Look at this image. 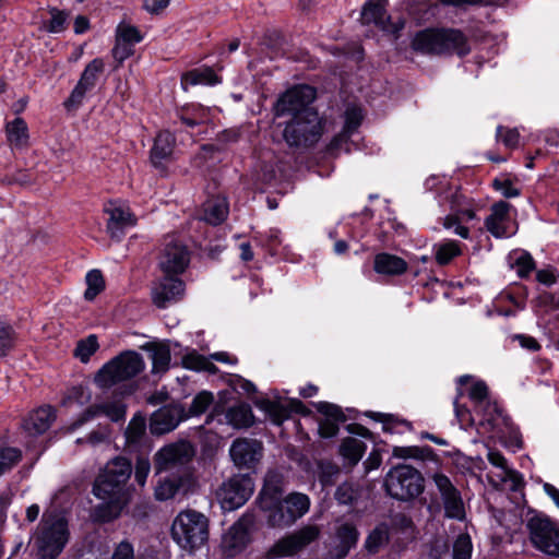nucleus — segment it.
I'll return each instance as SVG.
<instances>
[{
	"instance_id": "1",
	"label": "nucleus",
	"mask_w": 559,
	"mask_h": 559,
	"mask_svg": "<svg viewBox=\"0 0 559 559\" xmlns=\"http://www.w3.org/2000/svg\"><path fill=\"white\" fill-rule=\"evenodd\" d=\"M131 462L123 456L114 457L100 469L93 486V493L103 501L93 510L95 521L107 523L121 514L131 499Z\"/></svg>"
},
{
	"instance_id": "2",
	"label": "nucleus",
	"mask_w": 559,
	"mask_h": 559,
	"mask_svg": "<svg viewBox=\"0 0 559 559\" xmlns=\"http://www.w3.org/2000/svg\"><path fill=\"white\" fill-rule=\"evenodd\" d=\"M68 521L55 512H45L33 536L38 559H57L69 542Z\"/></svg>"
},
{
	"instance_id": "3",
	"label": "nucleus",
	"mask_w": 559,
	"mask_h": 559,
	"mask_svg": "<svg viewBox=\"0 0 559 559\" xmlns=\"http://www.w3.org/2000/svg\"><path fill=\"white\" fill-rule=\"evenodd\" d=\"M416 51L428 55L456 53L465 56L471 48L467 38L460 29H425L416 34L413 39Z\"/></svg>"
},
{
	"instance_id": "4",
	"label": "nucleus",
	"mask_w": 559,
	"mask_h": 559,
	"mask_svg": "<svg viewBox=\"0 0 559 559\" xmlns=\"http://www.w3.org/2000/svg\"><path fill=\"white\" fill-rule=\"evenodd\" d=\"M171 537L182 549L193 551L209 538V520L195 510L181 511L171 525Z\"/></svg>"
},
{
	"instance_id": "5",
	"label": "nucleus",
	"mask_w": 559,
	"mask_h": 559,
	"mask_svg": "<svg viewBox=\"0 0 559 559\" xmlns=\"http://www.w3.org/2000/svg\"><path fill=\"white\" fill-rule=\"evenodd\" d=\"M144 368L142 356L136 352L127 350L106 362L95 374L94 381L97 386L108 389L136 377Z\"/></svg>"
},
{
	"instance_id": "6",
	"label": "nucleus",
	"mask_w": 559,
	"mask_h": 559,
	"mask_svg": "<svg viewBox=\"0 0 559 559\" xmlns=\"http://www.w3.org/2000/svg\"><path fill=\"white\" fill-rule=\"evenodd\" d=\"M323 133L322 119L317 110L292 117L283 130V138L289 147H310L319 142Z\"/></svg>"
},
{
	"instance_id": "7",
	"label": "nucleus",
	"mask_w": 559,
	"mask_h": 559,
	"mask_svg": "<svg viewBox=\"0 0 559 559\" xmlns=\"http://www.w3.org/2000/svg\"><path fill=\"white\" fill-rule=\"evenodd\" d=\"M384 487L392 498L400 501H409L424 491V478L411 465L399 464L386 473Z\"/></svg>"
},
{
	"instance_id": "8",
	"label": "nucleus",
	"mask_w": 559,
	"mask_h": 559,
	"mask_svg": "<svg viewBox=\"0 0 559 559\" xmlns=\"http://www.w3.org/2000/svg\"><path fill=\"white\" fill-rule=\"evenodd\" d=\"M474 406V413L479 417V425L486 430L495 432L500 430L507 417L496 402L489 399V390L484 381H474L467 392Z\"/></svg>"
},
{
	"instance_id": "9",
	"label": "nucleus",
	"mask_w": 559,
	"mask_h": 559,
	"mask_svg": "<svg viewBox=\"0 0 559 559\" xmlns=\"http://www.w3.org/2000/svg\"><path fill=\"white\" fill-rule=\"evenodd\" d=\"M321 535V530L316 524H308L294 533L278 539L265 554L266 559H280L292 557L316 542Z\"/></svg>"
},
{
	"instance_id": "10",
	"label": "nucleus",
	"mask_w": 559,
	"mask_h": 559,
	"mask_svg": "<svg viewBox=\"0 0 559 559\" xmlns=\"http://www.w3.org/2000/svg\"><path fill=\"white\" fill-rule=\"evenodd\" d=\"M317 97V91L310 85H297L283 93L274 104L275 117L301 116L306 110H316L311 107Z\"/></svg>"
},
{
	"instance_id": "11",
	"label": "nucleus",
	"mask_w": 559,
	"mask_h": 559,
	"mask_svg": "<svg viewBox=\"0 0 559 559\" xmlns=\"http://www.w3.org/2000/svg\"><path fill=\"white\" fill-rule=\"evenodd\" d=\"M310 507L307 495L292 492L277 502L275 509L267 515V524L272 527H285L304 516Z\"/></svg>"
},
{
	"instance_id": "12",
	"label": "nucleus",
	"mask_w": 559,
	"mask_h": 559,
	"mask_svg": "<svg viewBox=\"0 0 559 559\" xmlns=\"http://www.w3.org/2000/svg\"><path fill=\"white\" fill-rule=\"evenodd\" d=\"M254 483L249 474H237L225 480L217 489V498L225 510H235L251 497Z\"/></svg>"
},
{
	"instance_id": "13",
	"label": "nucleus",
	"mask_w": 559,
	"mask_h": 559,
	"mask_svg": "<svg viewBox=\"0 0 559 559\" xmlns=\"http://www.w3.org/2000/svg\"><path fill=\"white\" fill-rule=\"evenodd\" d=\"M532 544L548 556L559 557V525L548 518L534 516L527 523Z\"/></svg>"
},
{
	"instance_id": "14",
	"label": "nucleus",
	"mask_w": 559,
	"mask_h": 559,
	"mask_svg": "<svg viewBox=\"0 0 559 559\" xmlns=\"http://www.w3.org/2000/svg\"><path fill=\"white\" fill-rule=\"evenodd\" d=\"M194 456V449L188 441L169 443L159 449L154 456V464L157 473L178 469L180 473Z\"/></svg>"
},
{
	"instance_id": "15",
	"label": "nucleus",
	"mask_w": 559,
	"mask_h": 559,
	"mask_svg": "<svg viewBox=\"0 0 559 559\" xmlns=\"http://www.w3.org/2000/svg\"><path fill=\"white\" fill-rule=\"evenodd\" d=\"M197 478L190 468H183L180 473L160 477L154 488L155 499L166 501L181 495L187 496L195 491Z\"/></svg>"
},
{
	"instance_id": "16",
	"label": "nucleus",
	"mask_w": 559,
	"mask_h": 559,
	"mask_svg": "<svg viewBox=\"0 0 559 559\" xmlns=\"http://www.w3.org/2000/svg\"><path fill=\"white\" fill-rule=\"evenodd\" d=\"M190 262L187 247L173 236L165 238L159 255V266L167 275L182 273Z\"/></svg>"
},
{
	"instance_id": "17",
	"label": "nucleus",
	"mask_w": 559,
	"mask_h": 559,
	"mask_svg": "<svg viewBox=\"0 0 559 559\" xmlns=\"http://www.w3.org/2000/svg\"><path fill=\"white\" fill-rule=\"evenodd\" d=\"M432 479L441 496L444 515L457 521L465 520V508L461 492L454 487L450 478L443 474H435Z\"/></svg>"
},
{
	"instance_id": "18",
	"label": "nucleus",
	"mask_w": 559,
	"mask_h": 559,
	"mask_svg": "<svg viewBox=\"0 0 559 559\" xmlns=\"http://www.w3.org/2000/svg\"><path fill=\"white\" fill-rule=\"evenodd\" d=\"M185 295V283L169 275L160 278L152 288V300L158 308L178 302Z\"/></svg>"
},
{
	"instance_id": "19",
	"label": "nucleus",
	"mask_w": 559,
	"mask_h": 559,
	"mask_svg": "<svg viewBox=\"0 0 559 559\" xmlns=\"http://www.w3.org/2000/svg\"><path fill=\"white\" fill-rule=\"evenodd\" d=\"M103 70L104 62L100 59H94L85 67L76 86L64 103L68 109L78 108L82 104L85 94L96 85Z\"/></svg>"
},
{
	"instance_id": "20",
	"label": "nucleus",
	"mask_w": 559,
	"mask_h": 559,
	"mask_svg": "<svg viewBox=\"0 0 559 559\" xmlns=\"http://www.w3.org/2000/svg\"><path fill=\"white\" fill-rule=\"evenodd\" d=\"M186 418L187 415L181 405L169 404L152 414L150 430L153 435H164L174 430Z\"/></svg>"
},
{
	"instance_id": "21",
	"label": "nucleus",
	"mask_w": 559,
	"mask_h": 559,
	"mask_svg": "<svg viewBox=\"0 0 559 559\" xmlns=\"http://www.w3.org/2000/svg\"><path fill=\"white\" fill-rule=\"evenodd\" d=\"M262 443L254 439H237L233 442L229 454L238 467L252 468L262 456Z\"/></svg>"
},
{
	"instance_id": "22",
	"label": "nucleus",
	"mask_w": 559,
	"mask_h": 559,
	"mask_svg": "<svg viewBox=\"0 0 559 559\" xmlns=\"http://www.w3.org/2000/svg\"><path fill=\"white\" fill-rule=\"evenodd\" d=\"M127 406L121 400L93 404L87 407L82 415L72 424V429L83 426L85 423L94 419L99 415H105L112 421L123 420Z\"/></svg>"
},
{
	"instance_id": "23",
	"label": "nucleus",
	"mask_w": 559,
	"mask_h": 559,
	"mask_svg": "<svg viewBox=\"0 0 559 559\" xmlns=\"http://www.w3.org/2000/svg\"><path fill=\"white\" fill-rule=\"evenodd\" d=\"M106 213L109 215L107 231L111 238H121L126 228L133 227L136 224V217L128 206L112 204L106 209Z\"/></svg>"
},
{
	"instance_id": "24",
	"label": "nucleus",
	"mask_w": 559,
	"mask_h": 559,
	"mask_svg": "<svg viewBox=\"0 0 559 559\" xmlns=\"http://www.w3.org/2000/svg\"><path fill=\"white\" fill-rule=\"evenodd\" d=\"M261 406L276 425H281L284 420L288 419L292 413L302 415L309 413L307 407L299 400H290L285 404L266 400L262 402Z\"/></svg>"
},
{
	"instance_id": "25",
	"label": "nucleus",
	"mask_w": 559,
	"mask_h": 559,
	"mask_svg": "<svg viewBox=\"0 0 559 559\" xmlns=\"http://www.w3.org/2000/svg\"><path fill=\"white\" fill-rule=\"evenodd\" d=\"M511 205L500 201L491 206V213L485 221L487 230L495 237L508 236V224L510 222L509 211Z\"/></svg>"
},
{
	"instance_id": "26",
	"label": "nucleus",
	"mask_w": 559,
	"mask_h": 559,
	"mask_svg": "<svg viewBox=\"0 0 559 559\" xmlns=\"http://www.w3.org/2000/svg\"><path fill=\"white\" fill-rule=\"evenodd\" d=\"M335 536L338 544L334 547L333 555L335 559H344L356 547L359 532L354 524L346 522L337 526Z\"/></svg>"
},
{
	"instance_id": "27",
	"label": "nucleus",
	"mask_w": 559,
	"mask_h": 559,
	"mask_svg": "<svg viewBox=\"0 0 559 559\" xmlns=\"http://www.w3.org/2000/svg\"><path fill=\"white\" fill-rule=\"evenodd\" d=\"M55 419L51 406H43L32 412L23 421V428L29 435H41L50 427Z\"/></svg>"
},
{
	"instance_id": "28",
	"label": "nucleus",
	"mask_w": 559,
	"mask_h": 559,
	"mask_svg": "<svg viewBox=\"0 0 559 559\" xmlns=\"http://www.w3.org/2000/svg\"><path fill=\"white\" fill-rule=\"evenodd\" d=\"M229 206L224 197H214L203 203L200 219L213 226L222 224L228 216Z\"/></svg>"
},
{
	"instance_id": "29",
	"label": "nucleus",
	"mask_w": 559,
	"mask_h": 559,
	"mask_svg": "<svg viewBox=\"0 0 559 559\" xmlns=\"http://www.w3.org/2000/svg\"><path fill=\"white\" fill-rule=\"evenodd\" d=\"M282 497V488L278 476L275 473H269L264 486L259 495V503L262 510L270 513L275 509Z\"/></svg>"
},
{
	"instance_id": "30",
	"label": "nucleus",
	"mask_w": 559,
	"mask_h": 559,
	"mask_svg": "<svg viewBox=\"0 0 559 559\" xmlns=\"http://www.w3.org/2000/svg\"><path fill=\"white\" fill-rule=\"evenodd\" d=\"M407 262L395 254L382 252L374 257L373 270L378 274L397 276L407 271Z\"/></svg>"
},
{
	"instance_id": "31",
	"label": "nucleus",
	"mask_w": 559,
	"mask_h": 559,
	"mask_svg": "<svg viewBox=\"0 0 559 559\" xmlns=\"http://www.w3.org/2000/svg\"><path fill=\"white\" fill-rule=\"evenodd\" d=\"M144 350L150 353L152 360V372L154 374L164 373L168 370L170 364V348L164 342H150L143 345Z\"/></svg>"
},
{
	"instance_id": "32",
	"label": "nucleus",
	"mask_w": 559,
	"mask_h": 559,
	"mask_svg": "<svg viewBox=\"0 0 559 559\" xmlns=\"http://www.w3.org/2000/svg\"><path fill=\"white\" fill-rule=\"evenodd\" d=\"M174 145L175 138L170 132L162 131L157 134L151 150V160L155 167L162 166L171 156Z\"/></svg>"
},
{
	"instance_id": "33",
	"label": "nucleus",
	"mask_w": 559,
	"mask_h": 559,
	"mask_svg": "<svg viewBox=\"0 0 559 559\" xmlns=\"http://www.w3.org/2000/svg\"><path fill=\"white\" fill-rule=\"evenodd\" d=\"M7 138L14 148H24L28 145L29 134L26 122L22 118H15L5 127Z\"/></svg>"
},
{
	"instance_id": "34",
	"label": "nucleus",
	"mask_w": 559,
	"mask_h": 559,
	"mask_svg": "<svg viewBox=\"0 0 559 559\" xmlns=\"http://www.w3.org/2000/svg\"><path fill=\"white\" fill-rule=\"evenodd\" d=\"M362 120L361 110L357 107L347 108L345 111V124L343 131L333 139L331 145L337 147L342 142H346L353 132L360 126Z\"/></svg>"
},
{
	"instance_id": "35",
	"label": "nucleus",
	"mask_w": 559,
	"mask_h": 559,
	"mask_svg": "<svg viewBox=\"0 0 559 559\" xmlns=\"http://www.w3.org/2000/svg\"><path fill=\"white\" fill-rule=\"evenodd\" d=\"M226 420L235 428H245L253 423V414L251 407L246 403H240L228 408Z\"/></svg>"
},
{
	"instance_id": "36",
	"label": "nucleus",
	"mask_w": 559,
	"mask_h": 559,
	"mask_svg": "<svg viewBox=\"0 0 559 559\" xmlns=\"http://www.w3.org/2000/svg\"><path fill=\"white\" fill-rule=\"evenodd\" d=\"M385 0H369L361 10V22L364 24L374 23L376 25H384L385 21Z\"/></svg>"
},
{
	"instance_id": "37",
	"label": "nucleus",
	"mask_w": 559,
	"mask_h": 559,
	"mask_svg": "<svg viewBox=\"0 0 559 559\" xmlns=\"http://www.w3.org/2000/svg\"><path fill=\"white\" fill-rule=\"evenodd\" d=\"M221 80L214 72L212 68H201L194 69L183 74L182 83L197 85V84H206V85H215L219 83Z\"/></svg>"
},
{
	"instance_id": "38",
	"label": "nucleus",
	"mask_w": 559,
	"mask_h": 559,
	"mask_svg": "<svg viewBox=\"0 0 559 559\" xmlns=\"http://www.w3.org/2000/svg\"><path fill=\"white\" fill-rule=\"evenodd\" d=\"M146 419L142 415H135L126 429V439L129 445H139L145 437Z\"/></svg>"
},
{
	"instance_id": "39",
	"label": "nucleus",
	"mask_w": 559,
	"mask_h": 559,
	"mask_svg": "<svg viewBox=\"0 0 559 559\" xmlns=\"http://www.w3.org/2000/svg\"><path fill=\"white\" fill-rule=\"evenodd\" d=\"M371 417L381 421L383 430L391 433H401L404 430H409L412 427L407 420L392 414L373 413Z\"/></svg>"
},
{
	"instance_id": "40",
	"label": "nucleus",
	"mask_w": 559,
	"mask_h": 559,
	"mask_svg": "<svg viewBox=\"0 0 559 559\" xmlns=\"http://www.w3.org/2000/svg\"><path fill=\"white\" fill-rule=\"evenodd\" d=\"M366 451V444L356 438H345L341 444V454L349 460L353 464H356L364 455Z\"/></svg>"
},
{
	"instance_id": "41",
	"label": "nucleus",
	"mask_w": 559,
	"mask_h": 559,
	"mask_svg": "<svg viewBox=\"0 0 559 559\" xmlns=\"http://www.w3.org/2000/svg\"><path fill=\"white\" fill-rule=\"evenodd\" d=\"M389 542L386 525H378L366 538L365 548L369 554H377Z\"/></svg>"
},
{
	"instance_id": "42",
	"label": "nucleus",
	"mask_w": 559,
	"mask_h": 559,
	"mask_svg": "<svg viewBox=\"0 0 559 559\" xmlns=\"http://www.w3.org/2000/svg\"><path fill=\"white\" fill-rule=\"evenodd\" d=\"M436 261L440 265L448 264L453 258L461 254L460 246L456 241L449 240L433 247Z\"/></svg>"
},
{
	"instance_id": "43",
	"label": "nucleus",
	"mask_w": 559,
	"mask_h": 559,
	"mask_svg": "<svg viewBox=\"0 0 559 559\" xmlns=\"http://www.w3.org/2000/svg\"><path fill=\"white\" fill-rule=\"evenodd\" d=\"M92 399V394L90 392V390L84 386V385H75V386H72L70 388L63 400H62V404L64 406H71V405H79V406H83L85 404H87Z\"/></svg>"
},
{
	"instance_id": "44",
	"label": "nucleus",
	"mask_w": 559,
	"mask_h": 559,
	"mask_svg": "<svg viewBox=\"0 0 559 559\" xmlns=\"http://www.w3.org/2000/svg\"><path fill=\"white\" fill-rule=\"evenodd\" d=\"M248 540V534L241 522L236 523L229 530L226 535L224 543L227 547L235 550L241 549Z\"/></svg>"
},
{
	"instance_id": "45",
	"label": "nucleus",
	"mask_w": 559,
	"mask_h": 559,
	"mask_svg": "<svg viewBox=\"0 0 559 559\" xmlns=\"http://www.w3.org/2000/svg\"><path fill=\"white\" fill-rule=\"evenodd\" d=\"M98 349L96 335H88L84 340H80L74 349V356L82 362H87L91 356Z\"/></svg>"
},
{
	"instance_id": "46",
	"label": "nucleus",
	"mask_w": 559,
	"mask_h": 559,
	"mask_svg": "<svg viewBox=\"0 0 559 559\" xmlns=\"http://www.w3.org/2000/svg\"><path fill=\"white\" fill-rule=\"evenodd\" d=\"M87 288L84 293L86 300H93L104 289V277L98 270H92L86 274Z\"/></svg>"
},
{
	"instance_id": "47",
	"label": "nucleus",
	"mask_w": 559,
	"mask_h": 559,
	"mask_svg": "<svg viewBox=\"0 0 559 559\" xmlns=\"http://www.w3.org/2000/svg\"><path fill=\"white\" fill-rule=\"evenodd\" d=\"M214 396L211 392L202 391L192 400L191 405L189 407L188 413H186L187 418L190 416H199L203 414L209 406L213 403Z\"/></svg>"
},
{
	"instance_id": "48",
	"label": "nucleus",
	"mask_w": 559,
	"mask_h": 559,
	"mask_svg": "<svg viewBox=\"0 0 559 559\" xmlns=\"http://www.w3.org/2000/svg\"><path fill=\"white\" fill-rule=\"evenodd\" d=\"M209 110L200 105L187 109L180 117L181 121L188 127H195L207 120Z\"/></svg>"
},
{
	"instance_id": "49",
	"label": "nucleus",
	"mask_w": 559,
	"mask_h": 559,
	"mask_svg": "<svg viewBox=\"0 0 559 559\" xmlns=\"http://www.w3.org/2000/svg\"><path fill=\"white\" fill-rule=\"evenodd\" d=\"M140 31L129 24H119L116 31V39L134 46L142 40Z\"/></svg>"
},
{
	"instance_id": "50",
	"label": "nucleus",
	"mask_w": 559,
	"mask_h": 559,
	"mask_svg": "<svg viewBox=\"0 0 559 559\" xmlns=\"http://www.w3.org/2000/svg\"><path fill=\"white\" fill-rule=\"evenodd\" d=\"M21 451L16 448L0 449V476L10 471L20 460Z\"/></svg>"
},
{
	"instance_id": "51",
	"label": "nucleus",
	"mask_w": 559,
	"mask_h": 559,
	"mask_svg": "<svg viewBox=\"0 0 559 559\" xmlns=\"http://www.w3.org/2000/svg\"><path fill=\"white\" fill-rule=\"evenodd\" d=\"M463 394L464 393L462 389L459 388L457 394L453 401L454 412L460 425L462 427H469L473 426L475 419L471 411L466 406L460 404V399L463 396Z\"/></svg>"
},
{
	"instance_id": "52",
	"label": "nucleus",
	"mask_w": 559,
	"mask_h": 559,
	"mask_svg": "<svg viewBox=\"0 0 559 559\" xmlns=\"http://www.w3.org/2000/svg\"><path fill=\"white\" fill-rule=\"evenodd\" d=\"M472 542L468 535H460L453 545L454 559H469L472 555Z\"/></svg>"
},
{
	"instance_id": "53",
	"label": "nucleus",
	"mask_w": 559,
	"mask_h": 559,
	"mask_svg": "<svg viewBox=\"0 0 559 559\" xmlns=\"http://www.w3.org/2000/svg\"><path fill=\"white\" fill-rule=\"evenodd\" d=\"M497 139L508 148H515L519 144L520 133L518 129H510L499 126L497 128Z\"/></svg>"
},
{
	"instance_id": "54",
	"label": "nucleus",
	"mask_w": 559,
	"mask_h": 559,
	"mask_svg": "<svg viewBox=\"0 0 559 559\" xmlns=\"http://www.w3.org/2000/svg\"><path fill=\"white\" fill-rule=\"evenodd\" d=\"M487 459L490 464L501 468L511 479L515 480L519 478V474L515 471L509 468L506 457L499 451L489 450Z\"/></svg>"
},
{
	"instance_id": "55",
	"label": "nucleus",
	"mask_w": 559,
	"mask_h": 559,
	"mask_svg": "<svg viewBox=\"0 0 559 559\" xmlns=\"http://www.w3.org/2000/svg\"><path fill=\"white\" fill-rule=\"evenodd\" d=\"M356 496L357 491L350 483L340 485L335 491V498L342 504L352 503L356 499Z\"/></svg>"
},
{
	"instance_id": "56",
	"label": "nucleus",
	"mask_w": 559,
	"mask_h": 559,
	"mask_svg": "<svg viewBox=\"0 0 559 559\" xmlns=\"http://www.w3.org/2000/svg\"><path fill=\"white\" fill-rule=\"evenodd\" d=\"M425 449L419 447H394L392 455L397 459H424Z\"/></svg>"
},
{
	"instance_id": "57",
	"label": "nucleus",
	"mask_w": 559,
	"mask_h": 559,
	"mask_svg": "<svg viewBox=\"0 0 559 559\" xmlns=\"http://www.w3.org/2000/svg\"><path fill=\"white\" fill-rule=\"evenodd\" d=\"M151 471V463L147 457H138L135 463L134 478L140 486H144Z\"/></svg>"
},
{
	"instance_id": "58",
	"label": "nucleus",
	"mask_w": 559,
	"mask_h": 559,
	"mask_svg": "<svg viewBox=\"0 0 559 559\" xmlns=\"http://www.w3.org/2000/svg\"><path fill=\"white\" fill-rule=\"evenodd\" d=\"M134 46L116 39L115 47L112 48L114 59L121 64L126 59L131 57L134 52Z\"/></svg>"
},
{
	"instance_id": "59",
	"label": "nucleus",
	"mask_w": 559,
	"mask_h": 559,
	"mask_svg": "<svg viewBox=\"0 0 559 559\" xmlns=\"http://www.w3.org/2000/svg\"><path fill=\"white\" fill-rule=\"evenodd\" d=\"M443 226L448 229L454 228V234L466 239L469 236L467 227L461 225L460 217L457 215H448L444 218Z\"/></svg>"
},
{
	"instance_id": "60",
	"label": "nucleus",
	"mask_w": 559,
	"mask_h": 559,
	"mask_svg": "<svg viewBox=\"0 0 559 559\" xmlns=\"http://www.w3.org/2000/svg\"><path fill=\"white\" fill-rule=\"evenodd\" d=\"M110 559H134V549L128 540L120 542L114 549Z\"/></svg>"
},
{
	"instance_id": "61",
	"label": "nucleus",
	"mask_w": 559,
	"mask_h": 559,
	"mask_svg": "<svg viewBox=\"0 0 559 559\" xmlns=\"http://www.w3.org/2000/svg\"><path fill=\"white\" fill-rule=\"evenodd\" d=\"M534 266V261L532 257L527 253H524L516 259V273L521 277L527 276L532 272Z\"/></svg>"
},
{
	"instance_id": "62",
	"label": "nucleus",
	"mask_w": 559,
	"mask_h": 559,
	"mask_svg": "<svg viewBox=\"0 0 559 559\" xmlns=\"http://www.w3.org/2000/svg\"><path fill=\"white\" fill-rule=\"evenodd\" d=\"M108 438V430L106 428H102L95 431H92L86 438H79L76 443H87L91 445L99 444L106 441Z\"/></svg>"
},
{
	"instance_id": "63",
	"label": "nucleus",
	"mask_w": 559,
	"mask_h": 559,
	"mask_svg": "<svg viewBox=\"0 0 559 559\" xmlns=\"http://www.w3.org/2000/svg\"><path fill=\"white\" fill-rule=\"evenodd\" d=\"M67 15L64 12L57 9L51 10V20L48 26V31L52 33H59L64 29Z\"/></svg>"
},
{
	"instance_id": "64",
	"label": "nucleus",
	"mask_w": 559,
	"mask_h": 559,
	"mask_svg": "<svg viewBox=\"0 0 559 559\" xmlns=\"http://www.w3.org/2000/svg\"><path fill=\"white\" fill-rule=\"evenodd\" d=\"M493 187L500 191L506 198H515L520 195V190L513 187L510 180H493Z\"/></svg>"
}]
</instances>
